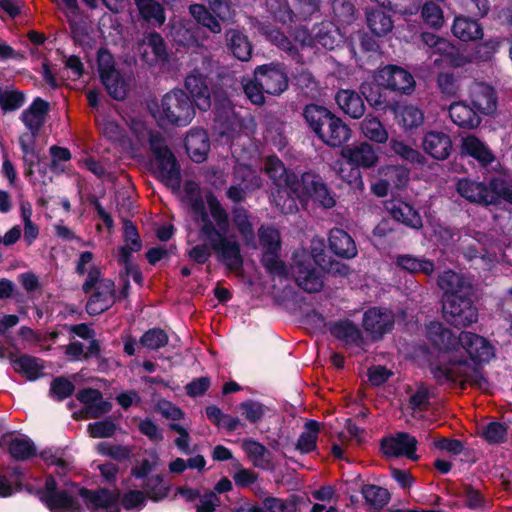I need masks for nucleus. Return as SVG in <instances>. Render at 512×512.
Returning <instances> with one entry per match:
<instances>
[{"instance_id": "obj_1", "label": "nucleus", "mask_w": 512, "mask_h": 512, "mask_svg": "<svg viewBox=\"0 0 512 512\" xmlns=\"http://www.w3.org/2000/svg\"><path fill=\"white\" fill-rule=\"evenodd\" d=\"M183 193L182 201L189 206L199 225V237L209 244L229 270H240L243 265L240 245L233 236H227L229 218L220 202L212 195L207 196L208 214L196 182H186Z\"/></svg>"}, {"instance_id": "obj_2", "label": "nucleus", "mask_w": 512, "mask_h": 512, "mask_svg": "<svg viewBox=\"0 0 512 512\" xmlns=\"http://www.w3.org/2000/svg\"><path fill=\"white\" fill-rule=\"evenodd\" d=\"M130 131L133 138H129L133 151L149 143L155 155L157 174L161 181L173 191L180 188V171L176 160L169 149L164 145L158 133L150 131L141 120L131 122Z\"/></svg>"}, {"instance_id": "obj_3", "label": "nucleus", "mask_w": 512, "mask_h": 512, "mask_svg": "<svg viewBox=\"0 0 512 512\" xmlns=\"http://www.w3.org/2000/svg\"><path fill=\"white\" fill-rule=\"evenodd\" d=\"M341 155L354 167L349 168L348 173H346L344 164L337 161L333 164V170L342 180L358 189H363L364 183L359 168L369 169L377 165L379 161L377 149L367 142H362L358 145L343 148Z\"/></svg>"}, {"instance_id": "obj_4", "label": "nucleus", "mask_w": 512, "mask_h": 512, "mask_svg": "<svg viewBox=\"0 0 512 512\" xmlns=\"http://www.w3.org/2000/svg\"><path fill=\"white\" fill-rule=\"evenodd\" d=\"M265 171L280 189L276 196H274L275 204L280 208L283 213L289 214L297 210L295 200L289 197L285 189L294 191L300 190V179L292 172H288L283 163L277 157H268L265 163Z\"/></svg>"}, {"instance_id": "obj_5", "label": "nucleus", "mask_w": 512, "mask_h": 512, "mask_svg": "<svg viewBox=\"0 0 512 512\" xmlns=\"http://www.w3.org/2000/svg\"><path fill=\"white\" fill-rule=\"evenodd\" d=\"M83 291L90 294L86 310L90 315H98L109 309L115 301V285L103 278L98 268H92L83 283Z\"/></svg>"}, {"instance_id": "obj_6", "label": "nucleus", "mask_w": 512, "mask_h": 512, "mask_svg": "<svg viewBox=\"0 0 512 512\" xmlns=\"http://www.w3.org/2000/svg\"><path fill=\"white\" fill-rule=\"evenodd\" d=\"M195 110L189 96L181 89L166 93L158 110V120L178 126L188 125L194 118Z\"/></svg>"}, {"instance_id": "obj_7", "label": "nucleus", "mask_w": 512, "mask_h": 512, "mask_svg": "<svg viewBox=\"0 0 512 512\" xmlns=\"http://www.w3.org/2000/svg\"><path fill=\"white\" fill-rule=\"evenodd\" d=\"M427 338L444 363L443 366L438 367L440 373V368L453 367L461 361L460 334L457 336L441 323L432 322L427 327Z\"/></svg>"}, {"instance_id": "obj_8", "label": "nucleus", "mask_w": 512, "mask_h": 512, "mask_svg": "<svg viewBox=\"0 0 512 512\" xmlns=\"http://www.w3.org/2000/svg\"><path fill=\"white\" fill-rule=\"evenodd\" d=\"M292 273L297 285L308 293L319 292L323 285V277L310 263V255L305 249L297 250L292 258Z\"/></svg>"}, {"instance_id": "obj_9", "label": "nucleus", "mask_w": 512, "mask_h": 512, "mask_svg": "<svg viewBox=\"0 0 512 512\" xmlns=\"http://www.w3.org/2000/svg\"><path fill=\"white\" fill-rule=\"evenodd\" d=\"M470 294L448 296L443 303L445 320L455 327H467L478 319V312L473 305Z\"/></svg>"}, {"instance_id": "obj_10", "label": "nucleus", "mask_w": 512, "mask_h": 512, "mask_svg": "<svg viewBox=\"0 0 512 512\" xmlns=\"http://www.w3.org/2000/svg\"><path fill=\"white\" fill-rule=\"evenodd\" d=\"M98 71L109 95L116 100L124 99L128 91V82L115 69L113 56L106 50L98 53Z\"/></svg>"}, {"instance_id": "obj_11", "label": "nucleus", "mask_w": 512, "mask_h": 512, "mask_svg": "<svg viewBox=\"0 0 512 512\" xmlns=\"http://www.w3.org/2000/svg\"><path fill=\"white\" fill-rule=\"evenodd\" d=\"M460 343L462 359L457 364H469L467 356L473 363H487L495 356L493 345L478 334L461 332Z\"/></svg>"}, {"instance_id": "obj_12", "label": "nucleus", "mask_w": 512, "mask_h": 512, "mask_svg": "<svg viewBox=\"0 0 512 512\" xmlns=\"http://www.w3.org/2000/svg\"><path fill=\"white\" fill-rule=\"evenodd\" d=\"M293 194L298 198L309 197L325 209H331L336 205L335 194L317 174H303L300 178V190L294 191Z\"/></svg>"}, {"instance_id": "obj_13", "label": "nucleus", "mask_w": 512, "mask_h": 512, "mask_svg": "<svg viewBox=\"0 0 512 512\" xmlns=\"http://www.w3.org/2000/svg\"><path fill=\"white\" fill-rule=\"evenodd\" d=\"M142 244L136 227L129 221L124 223V245L118 249V262L123 266L126 277H131L135 282L140 283L141 273L137 266L131 261L132 253L141 249Z\"/></svg>"}, {"instance_id": "obj_14", "label": "nucleus", "mask_w": 512, "mask_h": 512, "mask_svg": "<svg viewBox=\"0 0 512 512\" xmlns=\"http://www.w3.org/2000/svg\"><path fill=\"white\" fill-rule=\"evenodd\" d=\"M376 81L379 85L402 94H410L415 88L412 74L395 65H388L380 69L376 75Z\"/></svg>"}, {"instance_id": "obj_15", "label": "nucleus", "mask_w": 512, "mask_h": 512, "mask_svg": "<svg viewBox=\"0 0 512 512\" xmlns=\"http://www.w3.org/2000/svg\"><path fill=\"white\" fill-rule=\"evenodd\" d=\"M394 321L391 310L374 307L364 313L363 327L373 340H379L392 330Z\"/></svg>"}, {"instance_id": "obj_16", "label": "nucleus", "mask_w": 512, "mask_h": 512, "mask_svg": "<svg viewBox=\"0 0 512 512\" xmlns=\"http://www.w3.org/2000/svg\"><path fill=\"white\" fill-rule=\"evenodd\" d=\"M184 86L200 110L205 111L211 107V92L206 75L195 69L186 76Z\"/></svg>"}, {"instance_id": "obj_17", "label": "nucleus", "mask_w": 512, "mask_h": 512, "mask_svg": "<svg viewBox=\"0 0 512 512\" xmlns=\"http://www.w3.org/2000/svg\"><path fill=\"white\" fill-rule=\"evenodd\" d=\"M440 370L446 380L461 381L462 383H468L483 391L488 390L487 380L475 366L472 367L470 364H456L453 367L440 368Z\"/></svg>"}, {"instance_id": "obj_18", "label": "nucleus", "mask_w": 512, "mask_h": 512, "mask_svg": "<svg viewBox=\"0 0 512 512\" xmlns=\"http://www.w3.org/2000/svg\"><path fill=\"white\" fill-rule=\"evenodd\" d=\"M416 446V438L404 432H399L393 437L384 439L381 444L382 451L386 456H406L411 460L418 459L415 453Z\"/></svg>"}, {"instance_id": "obj_19", "label": "nucleus", "mask_w": 512, "mask_h": 512, "mask_svg": "<svg viewBox=\"0 0 512 512\" xmlns=\"http://www.w3.org/2000/svg\"><path fill=\"white\" fill-rule=\"evenodd\" d=\"M255 75L260 80V84H262L266 94L277 96L288 87L287 76L278 67L272 65L258 66L255 69Z\"/></svg>"}, {"instance_id": "obj_20", "label": "nucleus", "mask_w": 512, "mask_h": 512, "mask_svg": "<svg viewBox=\"0 0 512 512\" xmlns=\"http://www.w3.org/2000/svg\"><path fill=\"white\" fill-rule=\"evenodd\" d=\"M40 500L50 510L53 509H77L76 500L66 491L57 490L53 477H48L44 490L39 491Z\"/></svg>"}, {"instance_id": "obj_21", "label": "nucleus", "mask_w": 512, "mask_h": 512, "mask_svg": "<svg viewBox=\"0 0 512 512\" xmlns=\"http://www.w3.org/2000/svg\"><path fill=\"white\" fill-rule=\"evenodd\" d=\"M458 193L467 200L481 204L495 203L496 192L493 186H485L481 182L472 181L470 179H462L457 183Z\"/></svg>"}, {"instance_id": "obj_22", "label": "nucleus", "mask_w": 512, "mask_h": 512, "mask_svg": "<svg viewBox=\"0 0 512 512\" xmlns=\"http://www.w3.org/2000/svg\"><path fill=\"white\" fill-rule=\"evenodd\" d=\"M470 100L478 114L490 115L497 108L494 89L483 83H473L470 87Z\"/></svg>"}, {"instance_id": "obj_23", "label": "nucleus", "mask_w": 512, "mask_h": 512, "mask_svg": "<svg viewBox=\"0 0 512 512\" xmlns=\"http://www.w3.org/2000/svg\"><path fill=\"white\" fill-rule=\"evenodd\" d=\"M422 148L431 157L445 160L450 155L452 142L449 135L444 132L428 131L423 137Z\"/></svg>"}, {"instance_id": "obj_24", "label": "nucleus", "mask_w": 512, "mask_h": 512, "mask_svg": "<svg viewBox=\"0 0 512 512\" xmlns=\"http://www.w3.org/2000/svg\"><path fill=\"white\" fill-rule=\"evenodd\" d=\"M235 177L244 184L241 186H231L227 191V196L234 202H240L245 198V190L260 187V179L254 175V171L245 164H238L234 171Z\"/></svg>"}, {"instance_id": "obj_25", "label": "nucleus", "mask_w": 512, "mask_h": 512, "mask_svg": "<svg viewBox=\"0 0 512 512\" xmlns=\"http://www.w3.org/2000/svg\"><path fill=\"white\" fill-rule=\"evenodd\" d=\"M386 209L396 221L410 228L421 229L423 226L420 214L406 202L390 201L386 204Z\"/></svg>"}, {"instance_id": "obj_26", "label": "nucleus", "mask_w": 512, "mask_h": 512, "mask_svg": "<svg viewBox=\"0 0 512 512\" xmlns=\"http://www.w3.org/2000/svg\"><path fill=\"white\" fill-rule=\"evenodd\" d=\"M318 137L331 147H339L351 138V129L340 118L334 116Z\"/></svg>"}, {"instance_id": "obj_27", "label": "nucleus", "mask_w": 512, "mask_h": 512, "mask_svg": "<svg viewBox=\"0 0 512 512\" xmlns=\"http://www.w3.org/2000/svg\"><path fill=\"white\" fill-rule=\"evenodd\" d=\"M438 286L448 296L471 294L470 281L454 271H444L438 277Z\"/></svg>"}, {"instance_id": "obj_28", "label": "nucleus", "mask_w": 512, "mask_h": 512, "mask_svg": "<svg viewBox=\"0 0 512 512\" xmlns=\"http://www.w3.org/2000/svg\"><path fill=\"white\" fill-rule=\"evenodd\" d=\"M449 116L454 124L462 128L474 129L481 123L478 112L463 101L449 106Z\"/></svg>"}, {"instance_id": "obj_29", "label": "nucleus", "mask_w": 512, "mask_h": 512, "mask_svg": "<svg viewBox=\"0 0 512 512\" xmlns=\"http://www.w3.org/2000/svg\"><path fill=\"white\" fill-rule=\"evenodd\" d=\"M142 57L150 65L167 60V51L162 36L153 32L148 34L142 42Z\"/></svg>"}, {"instance_id": "obj_30", "label": "nucleus", "mask_w": 512, "mask_h": 512, "mask_svg": "<svg viewBox=\"0 0 512 512\" xmlns=\"http://www.w3.org/2000/svg\"><path fill=\"white\" fill-rule=\"evenodd\" d=\"M186 150L195 162H203L210 149L208 136L203 130H192L188 133L185 140Z\"/></svg>"}, {"instance_id": "obj_31", "label": "nucleus", "mask_w": 512, "mask_h": 512, "mask_svg": "<svg viewBox=\"0 0 512 512\" xmlns=\"http://www.w3.org/2000/svg\"><path fill=\"white\" fill-rule=\"evenodd\" d=\"M330 249L339 257L353 258L357 248L351 236L342 229H332L329 235Z\"/></svg>"}, {"instance_id": "obj_32", "label": "nucleus", "mask_w": 512, "mask_h": 512, "mask_svg": "<svg viewBox=\"0 0 512 512\" xmlns=\"http://www.w3.org/2000/svg\"><path fill=\"white\" fill-rule=\"evenodd\" d=\"M47 111V102L40 98L35 99L33 103L23 111L21 119L33 136L38 133L43 125Z\"/></svg>"}, {"instance_id": "obj_33", "label": "nucleus", "mask_w": 512, "mask_h": 512, "mask_svg": "<svg viewBox=\"0 0 512 512\" xmlns=\"http://www.w3.org/2000/svg\"><path fill=\"white\" fill-rule=\"evenodd\" d=\"M339 108L352 118L358 119L364 115L365 105L362 98L352 90H340L336 94Z\"/></svg>"}, {"instance_id": "obj_34", "label": "nucleus", "mask_w": 512, "mask_h": 512, "mask_svg": "<svg viewBox=\"0 0 512 512\" xmlns=\"http://www.w3.org/2000/svg\"><path fill=\"white\" fill-rule=\"evenodd\" d=\"M226 43L232 54L241 61H248L252 54V45L248 37L239 30L230 29L225 34Z\"/></svg>"}, {"instance_id": "obj_35", "label": "nucleus", "mask_w": 512, "mask_h": 512, "mask_svg": "<svg viewBox=\"0 0 512 512\" xmlns=\"http://www.w3.org/2000/svg\"><path fill=\"white\" fill-rule=\"evenodd\" d=\"M10 361L13 369L30 381L36 380L43 375L44 365L38 358L27 355L19 357L12 356Z\"/></svg>"}, {"instance_id": "obj_36", "label": "nucleus", "mask_w": 512, "mask_h": 512, "mask_svg": "<svg viewBox=\"0 0 512 512\" xmlns=\"http://www.w3.org/2000/svg\"><path fill=\"white\" fill-rule=\"evenodd\" d=\"M367 25L371 32L382 37L390 33L393 29V20L391 15L383 8L370 9L366 13Z\"/></svg>"}, {"instance_id": "obj_37", "label": "nucleus", "mask_w": 512, "mask_h": 512, "mask_svg": "<svg viewBox=\"0 0 512 512\" xmlns=\"http://www.w3.org/2000/svg\"><path fill=\"white\" fill-rule=\"evenodd\" d=\"M461 152L475 158L483 166L494 161V156L491 151L482 141L472 135L463 138Z\"/></svg>"}, {"instance_id": "obj_38", "label": "nucleus", "mask_w": 512, "mask_h": 512, "mask_svg": "<svg viewBox=\"0 0 512 512\" xmlns=\"http://www.w3.org/2000/svg\"><path fill=\"white\" fill-rule=\"evenodd\" d=\"M452 32L455 37L462 41H474L483 36V29L480 24L463 16H458L454 19Z\"/></svg>"}, {"instance_id": "obj_39", "label": "nucleus", "mask_w": 512, "mask_h": 512, "mask_svg": "<svg viewBox=\"0 0 512 512\" xmlns=\"http://www.w3.org/2000/svg\"><path fill=\"white\" fill-rule=\"evenodd\" d=\"M140 16L149 24L160 27L166 21L164 7L156 0H135Z\"/></svg>"}, {"instance_id": "obj_40", "label": "nucleus", "mask_w": 512, "mask_h": 512, "mask_svg": "<svg viewBox=\"0 0 512 512\" xmlns=\"http://www.w3.org/2000/svg\"><path fill=\"white\" fill-rule=\"evenodd\" d=\"M242 449L254 466L262 469L270 468L271 453L264 445L252 439H245L242 442Z\"/></svg>"}, {"instance_id": "obj_41", "label": "nucleus", "mask_w": 512, "mask_h": 512, "mask_svg": "<svg viewBox=\"0 0 512 512\" xmlns=\"http://www.w3.org/2000/svg\"><path fill=\"white\" fill-rule=\"evenodd\" d=\"M334 116L327 108L315 104L307 105L304 110V117L317 136Z\"/></svg>"}, {"instance_id": "obj_42", "label": "nucleus", "mask_w": 512, "mask_h": 512, "mask_svg": "<svg viewBox=\"0 0 512 512\" xmlns=\"http://www.w3.org/2000/svg\"><path fill=\"white\" fill-rule=\"evenodd\" d=\"M79 496L89 509H107L115 502V497L106 489L91 491L85 488L79 490Z\"/></svg>"}, {"instance_id": "obj_43", "label": "nucleus", "mask_w": 512, "mask_h": 512, "mask_svg": "<svg viewBox=\"0 0 512 512\" xmlns=\"http://www.w3.org/2000/svg\"><path fill=\"white\" fill-rule=\"evenodd\" d=\"M341 35L338 28L331 22H323L316 27L315 45H321L326 49H334L339 45Z\"/></svg>"}, {"instance_id": "obj_44", "label": "nucleus", "mask_w": 512, "mask_h": 512, "mask_svg": "<svg viewBox=\"0 0 512 512\" xmlns=\"http://www.w3.org/2000/svg\"><path fill=\"white\" fill-rule=\"evenodd\" d=\"M232 221L247 245H254V229L248 212L241 207L232 211Z\"/></svg>"}, {"instance_id": "obj_45", "label": "nucleus", "mask_w": 512, "mask_h": 512, "mask_svg": "<svg viewBox=\"0 0 512 512\" xmlns=\"http://www.w3.org/2000/svg\"><path fill=\"white\" fill-rule=\"evenodd\" d=\"M397 265L410 273H424L431 275L434 272V263L431 260L418 258L411 255L397 257Z\"/></svg>"}, {"instance_id": "obj_46", "label": "nucleus", "mask_w": 512, "mask_h": 512, "mask_svg": "<svg viewBox=\"0 0 512 512\" xmlns=\"http://www.w3.org/2000/svg\"><path fill=\"white\" fill-rule=\"evenodd\" d=\"M363 135L371 141L385 143L388 140V132L378 118L368 115L360 124Z\"/></svg>"}, {"instance_id": "obj_47", "label": "nucleus", "mask_w": 512, "mask_h": 512, "mask_svg": "<svg viewBox=\"0 0 512 512\" xmlns=\"http://www.w3.org/2000/svg\"><path fill=\"white\" fill-rule=\"evenodd\" d=\"M332 333L347 344L361 346L364 342L359 328L349 321L337 323L332 328Z\"/></svg>"}, {"instance_id": "obj_48", "label": "nucleus", "mask_w": 512, "mask_h": 512, "mask_svg": "<svg viewBox=\"0 0 512 512\" xmlns=\"http://www.w3.org/2000/svg\"><path fill=\"white\" fill-rule=\"evenodd\" d=\"M189 12L195 21L207 28L210 32L218 34L221 32V25L213 14L202 4H192Z\"/></svg>"}, {"instance_id": "obj_49", "label": "nucleus", "mask_w": 512, "mask_h": 512, "mask_svg": "<svg viewBox=\"0 0 512 512\" xmlns=\"http://www.w3.org/2000/svg\"><path fill=\"white\" fill-rule=\"evenodd\" d=\"M361 492L365 501L374 509H382L390 500L389 491L377 485H363Z\"/></svg>"}, {"instance_id": "obj_50", "label": "nucleus", "mask_w": 512, "mask_h": 512, "mask_svg": "<svg viewBox=\"0 0 512 512\" xmlns=\"http://www.w3.org/2000/svg\"><path fill=\"white\" fill-rule=\"evenodd\" d=\"M319 433V424L309 421L305 424V430L299 436L296 449L301 453H309L316 448V441Z\"/></svg>"}, {"instance_id": "obj_51", "label": "nucleus", "mask_w": 512, "mask_h": 512, "mask_svg": "<svg viewBox=\"0 0 512 512\" xmlns=\"http://www.w3.org/2000/svg\"><path fill=\"white\" fill-rule=\"evenodd\" d=\"M267 7L273 17L284 24L297 20L295 9H291L287 0H267Z\"/></svg>"}, {"instance_id": "obj_52", "label": "nucleus", "mask_w": 512, "mask_h": 512, "mask_svg": "<svg viewBox=\"0 0 512 512\" xmlns=\"http://www.w3.org/2000/svg\"><path fill=\"white\" fill-rule=\"evenodd\" d=\"M421 17L425 24L438 29L444 24V13L442 8L433 1H427L421 9Z\"/></svg>"}, {"instance_id": "obj_53", "label": "nucleus", "mask_w": 512, "mask_h": 512, "mask_svg": "<svg viewBox=\"0 0 512 512\" xmlns=\"http://www.w3.org/2000/svg\"><path fill=\"white\" fill-rule=\"evenodd\" d=\"M400 123L405 129L419 127L424 122V113L414 105H406L400 108L398 112Z\"/></svg>"}, {"instance_id": "obj_54", "label": "nucleus", "mask_w": 512, "mask_h": 512, "mask_svg": "<svg viewBox=\"0 0 512 512\" xmlns=\"http://www.w3.org/2000/svg\"><path fill=\"white\" fill-rule=\"evenodd\" d=\"M9 452L15 459L26 460L36 454V448L30 439L16 437L10 442Z\"/></svg>"}, {"instance_id": "obj_55", "label": "nucleus", "mask_w": 512, "mask_h": 512, "mask_svg": "<svg viewBox=\"0 0 512 512\" xmlns=\"http://www.w3.org/2000/svg\"><path fill=\"white\" fill-rule=\"evenodd\" d=\"M241 415L250 423L261 421L268 412V408L262 403L254 400H247L239 405Z\"/></svg>"}, {"instance_id": "obj_56", "label": "nucleus", "mask_w": 512, "mask_h": 512, "mask_svg": "<svg viewBox=\"0 0 512 512\" xmlns=\"http://www.w3.org/2000/svg\"><path fill=\"white\" fill-rule=\"evenodd\" d=\"M25 96L13 89L0 88V107L3 112L15 111L23 106Z\"/></svg>"}, {"instance_id": "obj_57", "label": "nucleus", "mask_w": 512, "mask_h": 512, "mask_svg": "<svg viewBox=\"0 0 512 512\" xmlns=\"http://www.w3.org/2000/svg\"><path fill=\"white\" fill-rule=\"evenodd\" d=\"M312 496L321 502H326V504H315L311 510V512H322L326 510V512H335L336 508L332 505V503L336 499L335 490L332 486H324L318 490L312 492Z\"/></svg>"}, {"instance_id": "obj_58", "label": "nucleus", "mask_w": 512, "mask_h": 512, "mask_svg": "<svg viewBox=\"0 0 512 512\" xmlns=\"http://www.w3.org/2000/svg\"><path fill=\"white\" fill-rule=\"evenodd\" d=\"M278 252L279 250L264 251L262 264L270 274L276 276H286L288 270L285 263L279 259Z\"/></svg>"}, {"instance_id": "obj_59", "label": "nucleus", "mask_w": 512, "mask_h": 512, "mask_svg": "<svg viewBox=\"0 0 512 512\" xmlns=\"http://www.w3.org/2000/svg\"><path fill=\"white\" fill-rule=\"evenodd\" d=\"M243 90L247 98L255 105H262L265 102V90L260 84V80L257 79V75L254 74L253 79H247L243 81Z\"/></svg>"}, {"instance_id": "obj_60", "label": "nucleus", "mask_w": 512, "mask_h": 512, "mask_svg": "<svg viewBox=\"0 0 512 512\" xmlns=\"http://www.w3.org/2000/svg\"><path fill=\"white\" fill-rule=\"evenodd\" d=\"M168 343L167 334L158 328L150 329L140 338V344L148 349L157 350Z\"/></svg>"}, {"instance_id": "obj_61", "label": "nucleus", "mask_w": 512, "mask_h": 512, "mask_svg": "<svg viewBox=\"0 0 512 512\" xmlns=\"http://www.w3.org/2000/svg\"><path fill=\"white\" fill-rule=\"evenodd\" d=\"M409 408L412 410H424L429 404L430 394L428 388L423 384L414 389L408 390Z\"/></svg>"}, {"instance_id": "obj_62", "label": "nucleus", "mask_w": 512, "mask_h": 512, "mask_svg": "<svg viewBox=\"0 0 512 512\" xmlns=\"http://www.w3.org/2000/svg\"><path fill=\"white\" fill-rule=\"evenodd\" d=\"M390 146L392 151L395 154L399 155L401 158L411 163H424V157L420 154V152L406 145L404 142L398 140H391Z\"/></svg>"}, {"instance_id": "obj_63", "label": "nucleus", "mask_w": 512, "mask_h": 512, "mask_svg": "<svg viewBox=\"0 0 512 512\" xmlns=\"http://www.w3.org/2000/svg\"><path fill=\"white\" fill-rule=\"evenodd\" d=\"M481 434L489 443H500L506 438L507 427L503 423L491 422L482 427Z\"/></svg>"}, {"instance_id": "obj_64", "label": "nucleus", "mask_w": 512, "mask_h": 512, "mask_svg": "<svg viewBox=\"0 0 512 512\" xmlns=\"http://www.w3.org/2000/svg\"><path fill=\"white\" fill-rule=\"evenodd\" d=\"M321 0H294L293 7L297 20H307L320 8Z\"/></svg>"}]
</instances>
